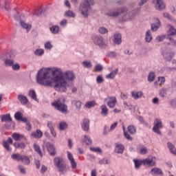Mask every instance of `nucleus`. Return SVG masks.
Returning a JSON list of instances; mask_svg holds the SVG:
<instances>
[{
	"label": "nucleus",
	"instance_id": "1",
	"mask_svg": "<svg viewBox=\"0 0 176 176\" xmlns=\"http://www.w3.org/2000/svg\"><path fill=\"white\" fill-rule=\"evenodd\" d=\"M75 74L72 71L63 73L60 68H42L36 75V82L45 87H54L58 91H67L69 82L75 80Z\"/></svg>",
	"mask_w": 176,
	"mask_h": 176
},
{
	"label": "nucleus",
	"instance_id": "2",
	"mask_svg": "<svg viewBox=\"0 0 176 176\" xmlns=\"http://www.w3.org/2000/svg\"><path fill=\"white\" fill-rule=\"evenodd\" d=\"M91 5H94V1L93 0H85L80 5V10L84 17H87V16H89V10H90V6Z\"/></svg>",
	"mask_w": 176,
	"mask_h": 176
},
{
	"label": "nucleus",
	"instance_id": "3",
	"mask_svg": "<svg viewBox=\"0 0 176 176\" xmlns=\"http://www.w3.org/2000/svg\"><path fill=\"white\" fill-rule=\"evenodd\" d=\"M52 107H55V109L60 111L62 113H68V107L64 102H61V100L58 99L52 103Z\"/></svg>",
	"mask_w": 176,
	"mask_h": 176
},
{
	"label": "nucleus",
	"instance_id": "4",
	"mask_svg": "<svg viewBox=\"0 0 176 176\" xmlns=\"http://www.w3.org/2000/svg\"><path fill=\"white\" fill-rule=\"evenodd\" d=\"M13 160H16V162H21L23 164H30L31 160L30 157L27 155H20L19 153H14L11 155Z\"/></svg>",
	"mask_w": 176,
	"mask_h": 176
},
{
	"label": "nucleus",
	"instance_id": "5",
	"mask_svg": "<svg viewBox=\"0 0 176 176\" xmlns=\"http://www.w3.org/2000/svg\"><path fill=\"white\" fill-rule=\"evenodd\" d=\"M94 43L96 46H99L100 49H105L108 47V43L104 40L101 36H96L93 38Z\"/></svg>",
	"mask_w": 176,
	"mask_h": 176
},
{
	"label": "nucleus",
	"instance_id": "6",
	"mask_svg": "<svg viewBox=\"0 0 176 176\" xmlns=\"http://www.w3.org/2000/svg\"><path fill=\"white\" fill-rule=\"evenodd\" d=\"M144 166H149L153 167L156 166V157L153 156H148L147 158L142 160Z\"/></svg>",
	"mask_w": 176,
	"mask_h": 176
},
{
	"label": "nucleus",
	"instance_id": "7",
	"mask_svg": "<svg viewBox=\"0 0 176 176\" xmlns=\"http://www.w3.org/2000/svg\"><path fill=\"white\" fill-rule=\"evenodd\" d=\"M162 120H160V119L155 118L154 120V126L153 127V131L154 133H156L157 134H159V135H160V134H162V132H160V130H159V129H162Z\"/></svg>",
	"mask_w": 176,
	"mask_h": 176
},
{
	"label": "nucleus",
	"instance_id": "8",
	"mask_svg": "<svg viewBox=\"0 0 176 176\" xmlns=\"http://www.w3.org/2000/svg\"><path fill=\"white\" fill-rule=\"evenodd\" d=\"M104 101L107 102L109 108H115L118 104V100L115 96H109L104 99Z\"/></svg>",
	"mask_w": 176,
	"mask_h": 176
},
{
	"label": "nucleus",
	"instance_id": "9",
	"mask_svg": "<svg viewBox=\"0 0 176 176\" xmlns=\"http://www.w3.org/2000/svg\"><path fill=\"white\" fill-rule=\"evenodd\" d=\"M153 3L157 10H163V9H166V4L163 2V0H153Z\"/></svg>",
	"mask_w": 176,
	"mask_h": 176
},
{
	"label": "nucleus",
	"instance_id": "10",
	"mask_svg": "<svg viewBox=\"0 0 176 176\" xmlns=\"http://www.w3.org/2000/svg\"><path fill=\"white\" fill-rule=\"evenodd\" d=\"M126 10H127L126 8H120L117 10L110 11L109 12L107 13V15L109 16L110 17H117V16H119V14L125 13Z\"/></svg>",
	"mask_w": 176,
	"mask_h": 176
},
{
	"label": "nucleus",
	"instance_id": "11",
	"mask_svg": "<svg viewBox=\"0 0 176 176\" xmlns=\"http://www.w3.org/2000/svg\"><path fill=\"white\" fill-rule=\"evenodd\" d=\"M13 144V140H12V138H8L7 140H4L3 142V146L8 151V152L12 151V148H10V145Z\"/></svg>",
	"mask_w": 176,
	"mask_h": 176
},
{
	"label": "nucleus",
	"instance_id": "12",
	"mask_svg": "<svg viewBox=\"0 0 176 176\" xmlns=\"http://www.w3.org/2000/svg\"><path fill=\"white\" fill-rule=\"evenodd\" d=\"M67 159L70 162L72 168V170H75V168H76V162H75V159H74V155L69 151H67Z\"/></svg>",
	"mask_w": 176,
	"mask_h": 176
},
{
	"label": "nucleus",
	"instance_id": "13",
	"mask_svg": "<svg viewBox=\"0 0 176 176\" xmlns=\"http://www.w3.org/2000/svg\"><path fill=\"white\" fill-rule=\"evenodd\" d=\"M46 148L51 156L56 155V148H54V145H53L50 142H47L46 143Z\"/></svg>",
	"mask_w": 176,
	"mask_h": 176
},
{
	"label": "nucleus",
	"instance_id": "14",
	"mask_svg": "<svg viewBox=\"0 0 176 176\" xmlns=\"http://www.w3.org/2000/svg\"><path fill=\"white\" fill-rule=\"evenodd\" d=\"M64 160L62 157H56L54 159V164L55 167L58 168L60 166L64 164Z\"/></svg>",
	"mask_w": 176,
	"mask_h": 176
},
{
	"label": "nucleus",
	"instance_id": "15",
	"mask_svg": "<svg viewBox=\"0 0 176 176\" xmlns=\"http://www.w3.org/2000/svg\"><path fill=\"white\" fill-rule=\"evenodd\" d=\"M21 26L24 30H26L27 32H29L31 28H32V25L25 23L24 21H21Z\"/></svg>",
	"mask_w": 176,
	"mask_h": 176
},
{
	"label": "nucleus",
	"instance_id": "16",
	"mask_svg": "<svg viewBox=\"0 0 176 176\" xmlns=\"http://www.w3.org/2000/svg\"><path fill=\"white\" fill-rule=\"evenodd\" d=\"M90 121L89 119H85L82 122V129L84 131H89V129L90 126Z\"/></svg>",
	"mask_w": 176,
	"mask_h": 176
},
{
	"label": "nucleus",
	"instance_id": "17",
	"mask_svg": "<svg viewBox=\"0 0 176 176\" xmlns=\"http://www.w3.org/2000/svg\"><path fill=\"white\" fill-rule=\"evenodd\" d=\"M0 7L1 9L8 10L9 9V1L8 0H0Z\"/></svg>",
	"mask_w": 176,
	"mask_h": 176
},
{
	"label": "nucleus",
	"instance_id": "18",
	"mask_svg": "<svg viewBox=\"0 0 176 176\" xmlns=\"http://www.w3.org/2000/svg\"><path fill=\"white\" fill-rule=\"evenodd\" d=\"M131 96L134 100H138V98H141L144 96V93L142 91H132Z\"/></svg>",
	"mask_w": 176,
	"mask_h": 176
},
{
	"label": "nucleus",
	"instance_id": "19",
	"mask_svg": "<svg viewBox=\"0 0 176 176\" xmlns=\"http://www.w3.org/2000/svg\"><path fill=\"white\" fill-rule=\"evenodd\" d=\"M18 100L20 101L22 105H25V104L28 102V98H27L26 96H23L21 94H19L18 96Z\"/></svg>",
	"mask_w": 176,
	"mask_h": 176
},
{
	"label": "nucleus",
	"instance_id": "20",
	"mask_svg": "<svg viewBox=\"0 0 176 176\" xmlns=\"http://www.w3.org/2000/svg\"><path fill=\"white\" fill-rule=\"evenodd\" d=\"M123 151H124V146L120 144H116L115 151L116 153H123Z\"/></svg>",
	"mask_w": 176,
	"mask_h": 176
},
{
	"label": "nucleus",
	"instance_id": "21",
	"mask_svg": "<svg viewBox=\"0 0 176 176\" xmlns=\"http://www.w3.org/2000/svg\"><path fill=\"white\" fill-rule=\"evenodd\" d=\"M114 43H116V45L122 43V35L120 34H114Z\"/></svg>",
	"mask_w": 176,
	"mask_h": 176
},
{
	"label": "nucleus",
	"instance_id": "22",
	"mask_svg": "<svg viewBox=\"0 0 176 176\" xmlns=\"http://www.w3.org/2000/svg\"><path fill=\"white\" fill-rule=\"evenodd\" d=\"M168 27H169V30L168 31V37L176 35L175 28H174V27L171 25H169Z\"/></svg>",
	"mask_w": 176,
	"mask_h": 176
},
{
	"label": "nucleus",
	"instance_id": "23",
	"mask_svg": "<svg viewBox=\"0 0 176 176\" xmlns=\"http://www.w3.org/2000/svg\"><path fill=\"white\" fill-rule=\"evenodd\" d=\"M43 135V133H42L41 130H36V132L32 133V137H33V138H42Z\"/></svg>",
	"mask_w": 176,
	"mask_h": 176
},
{
	"label": "nucleus",
	"instance_id": "24",
	"mask_svg": "<svg viewBox=\"0 0 176 176\" xmlns=\"http://www.w3.org/2000/svg\"><path fill=\"white\" fill-rule=\"evenodd\" d=\"M58 170L60 174H65L68 170L67 169V165L65 164H63V165H60V166H58Z\"/></svg>",
	"mask_w": 176,
	"mask_h": 176
},
{
	"label": "nucleus",
	"instance_id": "25",
	"mask_svg": "<svg viewBox=\"0 0 176 176\" xmlns=\"http://www.w3.org/2000/svg\"><path fill=\"white\" fill-rule=\"evenodd\" d=\"M118 69H116V70L111 72L110 74L106 75L107 79H113L116 75H118Z\"/></svg>",
	"mask_w": 176,
	"mask_h": 176
},
{
	"label": "nucleus",
	"instance_id": "26",
	"mask_svg": "<svg viewBox=\"0 0 176 176\" xmlns=\"http://www.w3.org/2000/svg\"><path fill=\"white\" fill-rule=\"evenodd\" d=\"M12 137L14 141H20V140H23V138H24V135L17 133H14L12 135Z\"/></svg>",
	"mask_w": 176,
	"mask_h": 176
},
{
	"label": "nucleus",
	"instance_id": "27",
	"mask_svg": "<svg viewBox=\"0 0 176 176\" xmlns=\"http://www.w3.org/2000/svg\"><path fill=\"white\" fill-rule=\"evenodd\" d=\"M14 146L16 149H25V143L24 142H15L14 143Z\"/></svg>",
	"mask_w": 176,
	"mask_h": 176
},
{
	"label": "nucleus",
	"instance_id": "28",
	"mask_svg": "<svg viewBox=\"0 0 176 176\" xmlns=\"http://www.w3.org/2000/svg\"><path fill=\"white\" fill-rule=\"evenodd\" d=\"M1 122H12V117L10 114L2 115L1 116Z\"/></svg>",
	"mask_w": 176,
	"mask_h": 176
},
{
	"label": "nucleus",
	"instance_id": "29",
	"mask_svg": "<svg viewBox=\"0 0 176 176\" xmlns=\"http://www.w3.org/2000/svg\"><path fill=\"white\" fill-rule=\"evenodd\" d=\"M155 21H156L157 24H155V23L151 24L152 31H157L159 27H160V21H159L157 19H155Z\"/></svg>",
	"mask_w": 176,
	"mask_h": 176
},
{
	"label": "nucleus",
	"instance_id": "30",
	"mask_svg": "<svg viewBox=\"0 0 176 176\" xmlns=\"http://www.w3.org/2000/svg\"><path fill=\"white\" fill-rule=\"evenodd\" d=\"M101 109V115L102 116H107L108 115V107H107V105L103 104L100 107Z\"/></svg>",
	"mask_w": 176,
	"mask_h": 176
},
{
	"label": "nucleus",
	"instance_id": "31",
	"mask_svg": "<svg viewBox=\"0 0 176 176\" xmlns=\"http://www.w3.org/2000/svg\"><path fill=\"white\" fill-rule=\"evenodd\" d=\"M28 96H29V97H31V98H32V100H34L35 101H38V99L36 98V92H35V90L30 89L29 91Z\"/></svg>",
	"mask_w": 176,
	"mask_h": 176
},
{
	"label": "nucleus",
	"instance_id": "32",
	"mask_svg": "<svg viewBox=\"0 0 176 176\" xmlns=\"http://www.w3.org/2000/svg\"><path fill=\"white\" fill-rule=\"evenodd\" d=\"M135 16V14L134 12H130L129 14H124V16L122 17V21H127V20H131L132 17L130 16Z\"/></svg>",
	"mask_w": 176,
	"mask_h": 176
},
{
	"label": "nucleus",
	"instance_id": "33",
	"mask_svg": "<svg viewBox=\"0 0 176 176\" xmlns=\"http://www.w3.org/2000/svg\"><path fill=\"white\" fill-rule=\"evenodd\" d=\"M153 39V37H152V34H151V30H147L146 32V37H145V41L146 42H151Z\"/></svg>",
	"mask_w": 176,
	"mask_h": 176
},
{
	"label": "nucleus",
	"instance_id": "34",
	"mask_svg": "<svg viewBox=\"0 0 176 176\" xmlns=\"http://www.w3.org/2000/svg\"><path fill=\"white\" fill-rule=\"evenodd\" d=\"M162 173V170L159 168H154L151 169L152 175H160Z\"/></svg>",
	"mask_w": 176,
	"mask_h": 176
},
{
	"label": "nucleus",
	"instance_id": "35",
	"mask_svg": "<svg viewBox=\"0 0 176 176\" xmlns=\"http://www.w3.org/2000/svg\"><path fill=\"white\" fill-rule=\"evenodd\" d=\"M168 148L171 153H173V155H176V149L174 146V144L168 142Z\"/></svg>",
	"mask_w": 176,
	"mask_h": 176
},
{
	"label": "nucleus",
	"instance_id": "36",
	"mask_svg": "<svg viewBox=\"0 0 176 176\" xmlns=\"http://www.w3.org/2000/svg\"><path fill=\"white\" fill-rule=\"evenodd\" d=\"M82 142H85L87 145H91L92 144L91 139L87 135H84Z\"/></svg>",
	"mask_w": 176,
	"mask_h": 176
},
{
	"label": "nucleus",
	"instance_id": "37",
	"mask_svg": "<svg viewBox=\"0 0 176 176\" xmlns=\"http://www.w3.org/2000/svg\"><path fill=\"white\" fill-rule=\"evenodd\" d=\"M133 162L135 163V168H140L142 164H144V162L142 160H133Z\"/></svg>",
	"mask_w": 176,
	"mask_h": 176
},
{
	"label": "nucleus",
	"instance_id": "38",
	"mask_svg": "<svg viewBox=\"0 0 176 176\" xmlns=\"http://www.w3.org/2000/svg\"><path fill=\"white\" fill-rule=\"evenodd\" d=\"M50 31L52 32V34H58L60 28L57 25H53L52 28H50Z\"/></svg>",
	"mask_w": 176,
	"mask_h": 176
},
{
	"label": "nucleus",
	"instance_id": "39",
	"mask_svg": "<svg viewBox=\"0 0 176 176\" xmlns=\"http://www.w3.org/2000/svg\"><path fill=\"white\" fill-rule=\"evenodd\" d=\"M173 56H174V54L170 53L163 54V57L165 58V60H167V61H170L173 58Z\"/></svg>",
	"mask_w": 176,
	"mask_h": 176
},
{
	"label": "nucleus",
	"instance_id": "40",
	"mask_svg": "<svg viewBox=\"0 0 176 176\" xmlns=\"http://www.w3.org/2000/svg\"><path fill=\"white\" fill-rule=\"evenodd\" d=\"M34 151L36 152H37V153H38V155H40V156H42V151H41V147L39 146V145L34 143Z\"/></svg>",
	"mask_w": 176,
	"mask_h": 176
},
{
	"label": "nucleus",
	"instance_id": "41",
	"mask_svg": "<svg viewBox=\"0 0 176 176\" xmlns=\"http://www.w3.org/2000/svg\"><path fill=\"white\" fill-rule=\"evenodd\" d=\"M155 78H156V76H155V73L150 72L148 76V80L149 82H153L155 80Z\"/></svg>",
	"mask_w": 176,
	"mask_h": 176
},
{
	"label": "nucleus",
	"instance_id": "42",
	"mask_svg": "<svg viewBox=\"0 0 176 176\" xmlns=\"http://www.w3.org/2000/svg\"><path fill=\"white\" fill-rule=\"evenodd\" d=\"M128 131L130 133V134H135L136 129L135 127L133 125H129L128 127Z\"/></svg>",
	"mask_w": 176,
	"mask_h": 176
},
{
	"label": "nucleus",
	"instance_id": "43",
	"mask_svg": "<svg viewBox=\"0 0 176 176\" xmlns=\"http://www.w3.org/2000/svg\"><path fill=\"white\" fill-rule=\"evenodd\" d=\"M82 65L85 67V68H91V67H93V65L90 61H83Z\"/></svg>",
	"mask_w": 176,
	"mask_h": 176
},
{
	"label": "nucleus",
	"instance_id": "44",
	"mask_svg": "<svg viewBox=\"0 0 176 176\" xmlns=\"http://www.w3.org/2000/svg\"><path fill=\"white\" fill-rule=\"evenodd\" d=\"M90 151H91V152H95L96 153H101L102 152V150H101L100 147H91Z\"/></svg>",
	"mask_w": 176,
	"mask_h": 176
},
{
	"label": "nucleus",
	"instance_id": "45",
	"mask_svg": "<svg viewBox=\"0 0 176 176\" xmlns=\"http://www.w3.org/2000/svg\"><path fill=\"white\" fill-rule=\"evenodd\" d=\"M160 96L162 98H164V97L167 96V89L164 88L162 89L161 91H160Z\"/></svg>",
	"mask_w": 176,
	"mask_h": 176
},
{
	"label": "nucleus",
	"instance_id": "46",
	"mask_svg": "<svg viewBox=\"0 0 176 176\" xmlns=\"http://www.w3.org/2000/svg\"><path fill=\"white\" fill-rule=\"evenodd\" d=\"M86 108H93V107H96L95 101H90L85 104Z\"/></svg>",
	"mask_w": 176,
	"mask_h": 176
},
{
	"label": "nucleus",
	"instance_id": "47",
	"mask_svg": "<svg viewBox=\"0 0 176 176\" xmlns=\"http://www.w3.org/2000/svg\"><path fill=\"white\" fill-rule=\"evenodd\" d=\"M5 64L8 67H12L13 64H14V60L12 59H6Z\"/></svg>",
	"mask_w": 176,
	"mask_h": 176
},
{
	"label": "nucleus",
	"instance_id": "48",
	"mask_svg": "<svg viewBox=\"0 0 176 176\" xmlns=\"http://www.w3.org/2000/svg\"><path fill=\"white\" fill-rule=\"evenodd\" d=\"M65 16L67 17H75L76 14L71 10H67L65 12Z\"/></svg>",
	"mask_w": 176,
	"mask_h": 176
},
{
	"label": "nucleus",
	"instance_id": "49",
	"mask_svg": "<svg viewBox=\"0 0 176 176\" xmlns=\"http://www.w3.org/2000/svg\"><path fill=\"white\" fill-rule=\"evenodd\" d=\"M67 127H68V125L67 124V122H62L60 123L59 129L60 130H65V129H67Z\"/></svg>",
	"mask_w": 176,
	"mask_h": 176
},
{
	"label": "nucleus",
	"instance_id": "50",
	"mask_svg": "<svg viewBox=\"0 0 176 176\" xmlns=\"http://www.w3.org/2000/svg\"><path fill=\"white\" fill-rule=\"evenodd\" d=\"M14 118L16 120H21L23 118V113L21 112H16L14 114Z\"/></svg>",
	"mask_w": 176,
	"mask_h": 176
},
{
	"label": "nucleus",
	"instance_id": "51",
	"mask_svg": "<svg viewBox=\"0 0 176 176\" xmlns=\"http://www.w3.org/2000/svg\"><path fill=\"white\" fill-rule=\"evenodd\" d=\"M72 104H75L77 109H80V107H82V102L74 100L72 102Z\"/></svg>",
	"mask_w": 176,
	"mask_h": 176
},
{
	"label": "nucleus",
	"instance_id": "52",
	"mask_svg": "<svg viewBox=\"0 0 176 176\" xmlns=\"http://www.w3.org/2000/svg\"><path fill=\"white\" fill-rule=\"evenodd\" d=\"M44 53L45 51L43 49H38L34 52V54H36V56H42Z\"/></svg>",
	"mask_w": 176,
	"mask_h": 176
},
{
	"label": "nucleus",
	"instance_id": "53",
	"mask_svg": "<svg viewBox=\"0 0 176 176\" xmlns=\"http://www.w3.org/2000/svg\"><path fill=\"white\" fill-rule=\"evenodd\" d=\"M100 34H108V30L105 28H100L98 30Z\"/></svg>",
	"mask_w": 176,
	"mask_h": 176
},
{
	"label": "nucleus",
	"instance_id": "54",
	"mask_svg": "<svg viewBox=\"0 0 176 176\" xmlns=\"http://www.w3.org/2000/svg\"><path fill=\"white\" fill-rule=\"evenodd\" d=\"M108 57H110L111 58H115L118 56L116 52H110L107 54Z\"/></svg>",
	"mask_w": 176,
	"mask_h": 176
},
{
	"label": "nucleus",
	"instance_id": "55",
	"mask_svg": "<svg viewBox=\"0 0 176 176\" xmlns=\"http://www.w3.org/2000/svg\"><path fill=\"white\" fill-rule=\"evenodd\" d=\"M165 38H166V35L158 36L156 38V41L157 42H162V41H164Z\"/></svg>",
	"mask_w": 176,
	"mask_h": 176
},
{
	"label": "nucleus",
	"instance_id": "56",
	"mask_svg": "<svg viewBox=\"0 0 176 176\" xmlns=\"http://www.w3.org/2000/svg\"><path fill=\"white\" fill-rule=\"evenodd\" d=\"M140 152L141 155H145L146 153V152H148V150H146V147L142 146L140 148Z\"/></svg>",
	"mask_w": 176,
	"mask_h": 176
},
{
	"label": "nucleus",
	"instance_id": "57",
	"mask_svg": "<svg viewBox=\"0 0 176 176\" xmlns=\"http://www.w3.org/2000/svg\"><path fill=\"white\" fill-rule=\"evenodd\" d=\"M170 105L172 107V108H176V98L172 99L170 101Z\"/></svg>",
	"mask_w": 176,
	"mask_h": 176
},
{
	"label": "nucleus",
	"instance_id": "58",
	"mask_svg": "<svg viewBox=\"0 0 176 176\" xmlns=\"http://www.w3.org/2000/svg\"><path fill=\"white\" fill-rule=\"evenodd\" d=\"M158 82H160V85H164L166 78L164 77H158Z\"/></svg>",
	"mask_w": 176,
	"mask_h": 176
},
{
	"label": "nucleus",
	"instance_id": "59",
	"mask_svg": "<svg viewBox=\"0 0 176 176\" xmlns=\"http://www.w3.org/2000/svg\"><path fill=\"white\" fill-rule=\"evenodd\" d=\"M47 171V167L45 165H42L41 173V174H45Z\"/></svg>",
	"mask_w": 176,
	"mask_h": 176
},
{
	"label": "nucleus",
	"instance_id": "60",
	"mask_svg": "<svg viewBox=\"0 0 176 176\" xmlns=\"http://www.w3.org/2000/svg\"><path fill=\"white\" fill-rule=\"evenodd\" d=\"M45 49H47L48 50H50V49H52L53 47V45H52L50 42H47L45 44Z\"/></svg>",
	"mask_w": 176,
	"mask_h": 176
},
{
	"label": "nucleus",
	"instance_id": "61",
	"mask_svg": "<svg viewBox=\"0 0 176 176\" xmlns=\"http://www.w3.org/2000/svg\"><path fill=\"white\" fill-rule=\"evenodd\" d=\"M12 69H14V71H17L19 69H20V65L19 63L12 65Z\"/></svg>",
	"mask_w": 176,
	"mask_h": 176
},
{
	"label": "nucleus",
	"instance_id": "62",
	"mask_svg": "<svg viewBox=\"0 0 176 176\" xmlns=\"http://www.w3.org/2000/svg\"><path fill=\"white\" fill-rule=\"evenodd\" d=\"M97 83H102L104 82V78L102 76H98L96 78Z\"/></svg>",
	"mask_w": 176,
	"mask_h": 176
},
{
	"label": "nucleus",
	"instance_id": "63",
	"mask_svg": "<svg viewBox=\"0 0 176 176\" xmlns=\"http://www.w3.org/2000/svg\"><path fill=\"white\" fill-rule=\"evenodd\" d=\"M96 71H102L103 67H102V66L101 65V64H98V65H96Z\"/></svg>",
	"mask_w": 176,
	"mask_h": 176
},
{
	"label": "nucleus",
	"instance_id": "64",
	"mask_svg": "<svg viewBox=\"0 0 176 176\" xmlns=\"http://www.w3.org/2000/svg\"><path fill=\"white\" fill-rule=\"evenodd\" d=\"M99 164H108V160L103 159V160L99 161Z\"/></svg>",
	"mask_w": 176,
	"mask_h": 176
}]
</instances>
